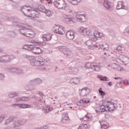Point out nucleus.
Returning <instances> with one entry per match:
<instances>
[{"mask_svg": "<svg viewBox=\"0 0 129 129\" xmlns=\"http://www.w3.org/2000/svg\"><path fill=\"white\" fill-rule=\"evenodd\" d=\"M100 109L101 112L113 111L115 110V106H114V103L111 101L103 100L100 102Z\"/></svg>", "mask_w": 129, "mask_h": 129, "instance_id": "obj_1", "label": "nucleus"}, {"mask_svg": "<svg viewBox=\"0 0 129 129\" xmlns=\"http://www.w3.org/2000/svg\"><path fill=\"white\" fill-rule=\"evenodd\" d=\"M14 121L11 125V128H15L16 126H20L23 125L27 122V120L23 119L22 120H17L16 116H12L9 117V119L6 120L5 125H8L10 122Z\"/></svg>", "mask_w": 129, "mask_h": 129, "instance_id": "obj_2", "label": "nucleus"}, {"mask_svg": "<svg viewBox=\"0 0 129 129\" xmlns=\"http://www.w3.org/2000/svg\"><path fill=\"white\" fill-rule=\"evenodd\" d=\"M30 63L32 67L34 68V69H39V67L40 66H44V67H46V60H45V59L44 58L41 57L38 60H36L34 58V56H33L32 59H30Z\"/></svg>", "mask_w": 129, "mask_h": 129, "instance_id": "obj_3", "label": "nucleus"}, {"mask_svg": "<svg viewBox=\"0 0 129 129\" xmlns=\"http://www.w3.org/2000/svg\"><path fill=\"white\" fill-rule=\"evenodd\" d=\"M51 30L53 33L58 35H64L66 32L65 27L62 25H54Z\"/></svg>", "mask_w": 129, "mask_h": 129, "instance_id": "obj_4", "label": "nucleus"}, {"mask_svg": "<svg viewBox=\"0 0 129 129\" xmlns=\"http://www.w3.org/2000/svg\"><path fill=\"white\" fill-rule=\"evenodd\" d=\"M25 8H30V6H27L26 5H24L21 7V9L20 10L21 12L24 15V16H26V17H30L32 19H39V16H37L35 13H36L37 11L36 10H34V11H31V12L30 13V15H28L26 14L25 12H24V10H25Z\"/></svg>", "mask_w": 129, "mask_h": 129, "instance_id": "obj_5", "label": "nucleus"}, {"mask_svg": "<svg viewBox=\"0 0 129 129\" xmlns=\"http://www.w3.org/2000/svg\"><path fill=\"white\" fill-rule=\"evenodd\" d=\"M25 46H27V48H30V46L31 47L30 50H36V51H32L34 54H37V55H39L41 54V53H43V50H42V49L40 48L39 47H37V45H34V44H29L27 45L26 44Z\"/></svg>", "mask_w": 129, "mask_h": 129, "instance_id": "obj_6", "label": "nucleus"}, {"mask_svg": "<svg viewBox=\"0 0 129 129\" xmlns=\"http://www.w3.org/2000/svg\"><path fill=\"white\" fill-rule=\"evenodd\" d=\"M12 55H4L0 56V63H9L12 61Z\"/></svg>", "mask_w": 129, "mask_h": 129, "instance_id": "obj_7", "label": "nucleus"}, {"mask_svg": "<svg viewBox=\"0 0 129 129\" xmlns=\"http://www.w3.org/2000/svg\"><path fill=\"white\" fill-rule=\"evenodd\" d=\"M91 91H92L91 89L85 87L79 90L80 95H81V96H85V95L89 94Z\"/></svg>", "mask_w": 129, "mask_h": 129, "instance_id": "obj_8", "label": "nucleus"}, {"mask_svg": "<svg viewBox=\"0 0 129 129\" xmlns=\"http://www.w3.org/2000/svg\"><path fill=\"white\" fill-rule=\"evenodd\" d=\"M78 32L81 35L86 36V35H90L91 33V30L88 28H85L84 27H81L78 29Z\"/></svg>", "mask_w": 129, "mask_h": 129, "instance_id": "obj_9", "label": "nucleus"}, {"mask_svg": "<svg viewBox=\"0 0 129 129\" xmlns=\"http://www.w3.org/2000/svg\"><path fill=\"white\" fill-rule=\"evenodd\" d=\"M54 5L57 9H63L64 7H66V5L64 4V1L62 0L54 2Z\"/></svg>", "mask_w": 129, "mask_h": 129, "instance_id": "obj_10", "label": "nucleus"}, {"mask_svg": "<svg viewBox=\"0 0 129 129\" xmlns=\"http://www.w3.org/2000/svg\"><path fill=\"white\" fill-rule=\"evenodd\" d=\"M75 33L72 30H69L66 33V37L69 40H73L75 38Z\"/></svg>", "mask_w": 129, "mask_h": 129, "instance_id": "obj_11", "label": "nucleus"}, {"mask_svg": "<svg viewBox=\"0 0 129 129\" xmlns=\"http://www.w3.org/2000/svg\"><path fill=\"white\" fill-rule=\"evenodd\" d=\"M30 83L31 84H35V85L39 86L40 84H42V83H43V80L40 78H37L30 81Z\"/></svg>", "mask_w": 129, "mask_h": 129, "instance_id": "obj_12", "label": "nucleus"}, {"mask_svg": "<svg viewBox=\"0 0 129 129\" xmlns=\"http://www.w3.org/2000/svg\"><path fill=\"white\" fill-rule=\"evenodd\" d=\"M80 119L81 121H90V120H92V116L90 114H87L83 118L80 117Z\"/></svg>", "mask_w": 129, "mask_h": 129, "instance_id": "obj_13", "label": "nucleus"}, {"mask_svg": "<svg viewBox=\"0 0 129 129\" xmlns=\"http://www.w3.org/2000/svg\"><path fill=\"white\" fill-rule=\"evenodd\" d=\"M100 124L102 129H107L108 128V127H109V124H108V122L105 121H101L100 122Z\"/></svg>", "mask_w": 129, "mask_h": 129, "instance_id": "obj_14", "label": "nucleus"}, {"mask_svg": "<svg viewBox=\"0 0 129 129\" xmlns=\"http://www.w3.org/2000/svg\"><path fill=\"white\" fill-rule=\"evenodd\" d=\"M12 72L16 73V74H23V70L18 68H12Z\"/></svg>", "mask_w": 129, "mask_h": 129, "instance_id": "obj_15", "label": "nucleus"}, {"mask_svg": "<svg viewBox=\"0 0 129 129\" xmlns=\"http://www.w3.org/2000/svg\"><path fill=\"white\" fill-rule=\"evenodd\" d=\"M76 18L79 22H84V19H85V15H77Z\"/></svg>", "mask_w": 129, "mask_h": 129, "instance_id": "obj_16", "label": "nucleus"}, {"mask_svg": "<svg viewBox=\"0 0 129 129\" xmlns=\"http://www.w3.org/2000/svg\"><path fill=\"white\" fill-rule=\"evenodd\" d=\"M90 101V100H89V99H83L80 100L78 103H79L80 104V105H82V104H84V103H89Z\"/></svg>", "mask_w": 129, "mask_h": 129, "instance_id": "obj_17", "label": "nucleus"}, {"mask_svg": "<svg viewBox=\"0 0 129 129\" xmlns=\"http://www.w3.org/2000/svg\"><path fill=\"white\" fill-rule=\"evenodd\" d=\"M21 57L23 59H26L28 61H30V60H32V59H33V56H31V55H27L26 54H22Z\"/></svg>", "mask_w": 129, "mask_h": 129, "instance_id": "obj_18", "label": "nucleus"}, {"mask_svg": "<svg viewBox=\"0 0 129 129\" xmlns=\"http://www.w3.org/2000/svg\"><path fill=\"white\" fill-rule=\"evenodd\" d=\"M88 125L87 124H80L79 126H77V129H88Z\"/></svg>", "mask_w": 129, "mask_h": 129, "instance_id": "obj_19", "label": "nucleus"}, {"mask_svg": "<svg viewBox=\"0 0 129 129\" xmlns=\"http://www.w3.org/2000/svg\"><path fill=\"white\" fill-rule=\"evenodd\" d=\"M20 108H30L31 105L27 104H19V107Z\"/></svg>", "mask_w": 129, "mask_h": 129, "instance_id": "obj_20", "label": "nucleus"}, {"mask_svg": "<svg viewBox=\"0 0 129 129\" xmlns=\"http://www.w3.org/2000/svg\"><path fill=\"white\" fill-rule=\"evenodd\" d=\"M104 6L106 9H110L111 7V3L108 1H105L104 2Z\"/></svg>", "mask_w": 129, "mask_h": 129, "instance_id": "obj_21", "label": "nucleus"}, {"mask_svg": "<svg viewBox=\"0 0 129 129\" xmlns=\"http://www.w3.org/2000/svg\"><path fill=\"white\" fill-rule=\"evenodd\" d=\"M25 36L28 38H34V32L29 30V32L25 33Z\"/></svg>", "mask_w": 129, "mask_h": 129, "instance_id": "obj_22", "label": "nucleus"}, {"mask_svg": "<svg viewBox=\"0 0 129 129\" xmlns=\"http://www.w3.org/2000/svg\"><path fill=\"white\" fill-rule=\"evenodd\" d=\"M19 95V93L17 92H10L9 94V96L10 98H13V97H15V96H18Z\"/></svg>", "mask_w": 129, "mask_h": 129, "instance_id": "obj_23", "label": "nucleus"}, {"mask_svg": "<svg viewBox=\"0 0 129 129\" xmlns=\"http://www.w3.org/2000/svg\"><path fill=\"white\" fill-rule=\"evenodd\" d=\"M94 35L97 38H101L102 37V33H99V32L96 30L94 32Z\"/></svg>", "mask_w": 129, "mask_h": 129, "instance_id": "obj_24", "label": "nucleus"}, {"mask_svg": "<svg viewBox=\"0 0 129 129\" xmlns=\"http://www.w3.org/2000/svg\"><path fill=\"white\" fill-rule=\"evenodd\" d=\"M98 78L101 80V81H109V80L107 77H103L102 76L98 75Z\"/></svg>", "mask_w": 129, "mask_h": 129, "instance_id": "obj_25", "label": "nucleus"}, {"mask_svg": "<svg viewBox=\"0 0 129 129\" xmlns=\"http://www.w3.org/2000/svg\"><path fill=\"white\" fill-rule=\"evenodd\" d=\"M45 10V7L43 6L42 5H38V8L36 9V11L38 12L39 11V12H45L44 10Z\"/></svg>", "mask_w": 129, "mask_h": 129, "instance_id": "obj_26", "label": "nucleus"}, {"mask_svg": "<svg viewBox=\"0 0 129 129\" xmlns=\"http://www.w3.org/2000/svg\"><path fill=\"white\" fill-rule=\"evenodd\" d=\"M19 26H20V28H24V29L25 30V31H26V30H29V31H31V29H30L29 28V26H28L24 23H22V24H20Z\"/></svg>", "mask_w": 129, "mask_h": 129, "instance_id": "obj_27", "label": "nucleus"}, {"mask_svg": "<svg viewBox=\"0 0 129 129\" xmlns=\"http://www.w3.org/2000/svg\"><path fill=\"white\" fill-rule=\"evenodd\" d=\"M117 50L119 52H120L121 53H123L124 51V47H123V46H121L119 45L117 47Z\"/></svg>", "mask_w": 129, "mask_h": 129, "instance_id": "obj_28", "label": "nucleus"}, {"mask_svg": "<svg viewBox=\"0 0 129 129\" xmlns=\"http://www.w3.org/2000/svg\"><path fill=\"white\" fill-rule=\"evenodd\" d=\"M22 23H20L19 22L14 21L12 23V25L14 27H18V28H21L20 25H22Z\"/></svg>", "mask_w": 129, "mask_h": 129, "instance_id": "obj_29", "label": "nucleus"}, {"mask_svg": "<svg viewBox=\"0 0 129 129\" xmlns=\"http://www.w3.org/2000/svg\"><path fill=\"white\" fill-rule=\"evenodd\" d=\"M81 0H68V2L69 3H71V4H72V5H77V3H78V2H80Z\"/></svg>", "mask_w": 129, "mask_h": 129, "instance_id": "obj_30", "label": "nucleus"}, {"mask_svg": "<svg viewBox=\"0 0 129 129\" xmlns=\"http://www.w3.org/2000/svg\"><path fill=\"white\" fill-rule=\"evenodd\" d=\"M25 31L26 30L24 29V28H20V29L19 30L20 33L23 35V36H26V32Z\"/></svg>", "mask_w": 129, "mask_h": 129, "instance_id": "obj_31", "label": "nucleus"}, {"mask_svg": "<svg viewBox=\"0 0 129 129\" xmlns=\"http://www.w3.org/2000/svg\"><path fill=\"white\" fill-rule=\"evenodd\" d=\"M42 110L45 114L49 113V107H43Z\"/></svg>", "mask_w": 129, "mask_h": 129, "instance_id": "obj_32", "label": "nucleus"}, {"mask_svg": "<svg viewBox=\"0 0 129 129\" xmlns=\"http://www.w3.org/2000/svg\"><path fill=\"white\" fill-rule=\"evenodd\" d=\"M99 93L100 94L101 96H104L106 94L105 92H104L103 91H102V89L100 88L99 90Z\"/></svg>", "mask_w": 129, "mask_h": 129, "instance_id": "obj_33", "label": "nucleus"}, {"mask_svg": "<svg viewBox=\"0 0 129 129\" xmlns=\"http://www.w3.org/2000/svg\"><path fill=\"white\" fill-rule=\"evenodd\" d=\"M80 82V80L77 78H75L73 79V83H75V84H78L79 82Z\"/></svg>", "mask_w": 129, "mask_h": 129, "instance_id": "obj_34", "label": "nucleus"}, {"mask_svg": "<svg viewBox=\"0 0 129 129\" xmlns=\"http://www.w3.org/2000/svg\"><path fill=\"white\" fill-rule=\"evenodd\" d=\"M29 96H24V97H21V101H28V100H29Z\"/></svg>", "mask_w": 129, "mask_h": 129, "instance_id": "obj_35", "label": "nucleus"}, {"mask_svg": "<svg viewBox=\"0 0 129 129\" xmlns=\"http://www.w3.org/2000/svg\"><path fill=\"white\" fill-rule=\"evenodd\" d=\"M31 98H34V99H36L38 101H39L40 102H42V99H41V98L37 96H32L31 97Z\"/></svg>", "mask_w": 129, "mask_h": 129, "instance_id": "obj_36", "label": "nucleus"}, {"mask_svg": "<svg viewBox=\"0 0 129 129\" xmlns=\"http://www.w3.org/2000/svg\"><path fill=\"white\" fill-rule=\"evenodd\" d=\"M63 9L67 11V13H72V10L69 9V8L67 7V5H66V6L64 7Z\"/></svg>", "mask_w": 129, "mask_h": 129, "instance_id": "obj_37", "label": "nucleus"}, {"mask_svg": "<svg viewBox=\"0 0 129 129\" xmlns=\"http://www.w3.org/2000/svg\"><path fill=\"white\" fill-rule=\"evenodd\" d=\"M9 35L10 36L12 37V38H14L16 37V32H15L14 31H10L9 32Z\"/></svg>", "mask_w": 129, "mask_h": 129, "instance_id": "obj_38", "label": "nucleus"}, {"mask_svg": "<svg viewBox=\"0 0 129 129\" xmlns=\"http://www.w3.org/2000/svg\"><path fill=\"white\" fill-rule=\"evenodd\" d=\"M26 44L24 45V46L22 47V49H24V50H32L31 48L32 46H29V48H28L27 46H26Z\"/></svg>", "mask_w": 129, "mask_h": 129, "instance_id": "obj_39", "label": "nucleus"}, {"mask_svg": "<svg viewBox=\"0 0 129 129\" xmlns=\"http://www.w3.org/2000/svg\"><path fill=\"white\" fill-rule=\"evenodd\" d=\"M122 8V6H121V3L119 2L116 6V9L117 10H120Z\"/></svg>", "mask_w": 129, "mask_h": 129, "instance_id": "obj_40", "label": "nucleus"}, {"mask_svg": "<svg viewBox=\"0 0 129 129\" xmlns=\"http://www.w3.org/2000/svg\"><path fill=\"white\" fill-rule=\"evenodd\" d=\"M5 77H6L5 74L0 73V81H3L4 79H5Z\"/></svg>", "mask_w": 129, "mask_h": 129, "instance_id": "obj_41", "label": "nucleus"}, {"mask_svg": "<svg viewBox=\"0 0 129 129\" xmlns=\"http://www.w3.org/2000/svg\"><path fill=\"white\" fill-rule=\"evenodd\" d=\"M11 19L13 21H14V22H16V21H19V18L17 17V16H13L11 18Z\"/></svg>", "mask_w": 129, "mask_h": 129, "instance_id": "obj_42", "label": "nucleus"}, {"mask_svg": "<svg viewBox=\"0 0 129 129\" xmlns=\"http://www.w3.org/2000/svg\"><path fill=\"white\" fill-rule=\"evenodd\" d=\"M5 117H6V116L5 115V114H2L0 116V123L1 122H2V121H3V120H4V119H5Z\"/></svg>", "mask_w": 129, "mask_h": 129, "instance_id": "obj_43", "label": "nucleus"}, {"mask_svg": "<svg viewBox=\"0 0 129 129\" xmlns=\"http://www.w3.org/2000/svg\"><path fill=\"white\" fill-rule=\"evenodd\" d=\"M67 21H68V22H69V23L74 22V19H73V18H67Z\"/></svg>", "mask_w": 129, "mask_h": 129, "instance_id": "obj_44", "label": "nucleus"}, {"mask_svg": "<svg viewBox=\"0 0 129 129\" xmlns=\"http://www.w3.org/2000/svg\"><path fill=\"white\" fill-rule=\"evenodd\" d=\"M31 43H32L33 44H37V45H38V46H40V45H41V43H40V42H36V41H34V40H32Z\"/></svg>", "mask_w": 129, "mask_h": 129, "instance_id": "obj_45", "label": "nucleus"}, {"mask_svg": "<svg viewBox=\"0 0 129 129\" xmlns=\"http://www.w3.org/2000/svg\"><path fill=\"white\" fill-rule=\"evenodd\" d=\"M20 101H22L21 97L17 98L15 99V102H20Z\"/></svg>", "mask_w": 129, "mask_h": 129, "instance_id": "obj_46", "label": "nucleus"}, {"mask_svg": "<svg viewBox=\"0 0 129 129\" xmlns=\"http://www.w3.org/2000/svg\"><path fill=\"white\" fill-rule=\"evenodd\" d=\"M127 61H128V58L125 57L124 58V59H123V62L124 63H125V62H127Z\"/></svg>", "mask_w": 129, "mask_h": 129, "instance_id": "obj_47", "label": "nucleus"}, {"mask_svg": "<svg viewBox=\"0 0 129 129\" xmlns=\"http://www.w3.org/2000/svg\"><path fill=\"white\" fill-rule=\"evenodd\" d=\"M39 129H48V126H46V125L45 126H42L40 127H39Z\"/></svg>", "mask_w": 129, "mask_h": 129, "instance_id": "obj_48", "label": "nucleus"}, {"mask_svg": "<svg viewBox=\"0 0 129 129\" xmlns=\"http://www.w3.org/2000/svg\"><path fill=\"white\" fill-rule=\"evenodd\" d=\"M15 106H18V107H19V104H13L12 105V107H15Z\"/></svg>", "mask_w": 129, "mask_h": 129, "instance_id": "obj_49", "label": "nucleus"}, {"mask_svg": "<svg viewBox=\"0 0 129 129\" xmlns=\"http://www.w3.org/2000/svg\"><path fill=\"white\" fill-rule=\"evenodd\" d=\"M38 94L41 96H44V93H43L42 92H39L38 93Z\"/></svg>", "mask_w": 129, "mask_h": 129, "instance_id": "obj_50", "label": "nucleus"}, {"mask_svg": "<svg viewBox=\"0 0 129 129\" xmlns=\"http://www.w3.org/2000/svg\"><path fill=\"white\" fill-rule=\"evenodd\" d=\"M32 11H34V10H32L30 9H27V12H28V13H32Z\"/></svg>", "mask_w": 129, "mask_h": 129, "instance_id": "obj_51", "label": "nucleus"}, {"mask_svg": "<svg viewBox=\"0 0 129 129\" xmlns=\"http://www.w3.org/2000/svg\"><path fill=\"white\" fill-rule=\"evenodd\" d=\"M67 116H68V115H66V117H67V118H63V119L62 120V121H64V120H67V119H68V117Z\"/></svg>", "mask_w": 129, "mask_h": 129, "instance_id": "obj_52", "label": "nucleus"}, {"mask_svg": "<svg viewBox=\"0 0 129 129\" xmlns=\"http://www.w3.org/2000/svg\"><path fill=\"white\" fill-rule=\"evenodd\" d=\"M40 68H41V70H46V69H47V68H46V67H44V68L41 67Z\"/></svg>", "mask_w": 129, "mask_h": 129, "instance_id": "obj_53", "label": "nucleus"}, {"mask_svg": "<svg viewBox=\"0 0 129 129\" xmlns=\"http://www.w3.org/2000/svg\"><path fill=\"white\" fill-rule=\"evenodd\" d=\"M43 38L45 39L46 41H48V38L45 37V36H43Z\"/></svg>", "mask_w": 129, "mask_h": 129, "instance_id": "obj_54", "label": "nucleus"}, {"mask_svg": "<svg viewBox=\"0 0 129 129\" xmlns=\"http://www.w3.org/2000/svg\"><path fill=\"white\" fill-rule=\"evenodd\" d=\"M111 84H112L111 82H110L108 83V85H109V86H111Z\"/></svg>", "mask_w": 129, "mask_h": 129, "instance_id": "obj_55", "label": "nucleus"}, {"mask_svg": "<svg viewBox=\"0 0 129 129\" xmlns=\"http://www.w3.org/2000/svg\"><path fill=\"white\" fill-rule=\"evenodd\" d=\"M118 70H120V71H121L122 70H123V69H122V68H120V70L119 69H118Z\"/></svg>", "mask_w": 129, "mask_h": 129, "instance_id": "obj_56", "label": "nucleus"}, {"mask_svg": "<svg viewBox=\"0 0 129 129\" xmlns=\"http://www.w3.org/2000/svg\"><path fill=\"white\" fill-rule=\"evenodd\" d=\"M120 78H116V77H115V78H114V79H119Z\"/></svg>", "mask_w": 129, "mask_h": 129, "instance_id": "obj_57", "label": "nucleus"}, {"mask_svg": "<svg viewBox=\"0 0 129 129\" xmlns=\"http://www.w3.org/2000/svg\"><path fill=\"white\" fill-rule=\"evenodd\" d=\"M2 52H3V49L0 48V53H2Z\"/></svg>", "mask_w": 129, "mask_h": 129, "instance_id": "obj_58", "label": "nucleus"}, {"mask_svg": "<svg viewBox=\"0 0 129 129\" xmlns=\"http://www.w3.org/2000/svg\"><path fill=\"white\" fill-rule=\"evenodd\" d=\"M45 12H49V10H46V9H45Z\"/></svg>", "mask_w": 129, "mask_h": 129, "instance_id": "obj_59", "label": "nucleus"}, {"mask_svg": "<svg viewBox=\"0 0 129 129\" xmlns=\"http://www.w3.org/2000/svg\"><path fill=\"white\" fill-rule=\"evenodd\" d=\"M46 16H47V17H49V14L46 13Z\"/></svg>", "mask_w": 129, "mask_h": 129, "instance_id": "obj_60", "label": "nucleus"}, {"mask_svg": "<svg viewBox=\"0 0 129 129\" xmlns=\"http://www.w3.org/2000/svg\"><path fill=\"white\" fill-rule=\"evenodd\" d=\"M34 89H35L34 88H33L32 89H30V90H34Z\"/></svg>", "mask_w": 129, "mask_h": 129, "instance_id": "obj_61", "label": "nucleus"}, {"mask_svg": "<svg viewBox=\"0 0 129 129\" xmlns=\"http://www.w3.org/2000/svg\"><path fill=\"white\" fill-rule=\"evenodd\" d=\"M66 51H69V49H66Z\"/></svg>", "mask_w": 129, "mask_h": 129, "instance_id": "obj_62", "label": "nucleus"}, {"mask_svg": "<svg viewBox=\"0 0 129 129\" xmlns=\"http://www.w3.org/2000/svg\"><path fill=\"white\" fill-rule=\"evenodd\" d=\"M49 4H52V2H49Z\"/></svg>", "mask_w": 129, "mask_h": 129, "instance_id": "obj_63", "label": "nucleus"}, {"mask_svg": "<svg viewBox=\"0 0 129 129\" xmlns=\"http://www.w3.org/2000/svg\"><path fill=\"white\" fill-rule=\"evenodd\" d=\"M41 2L42 3V0H40Z\"/></svg>", "mask_w": 129, "mask_h": 129, "instance_id": "obj_64", "label": "nucleus"}]
</instances>
